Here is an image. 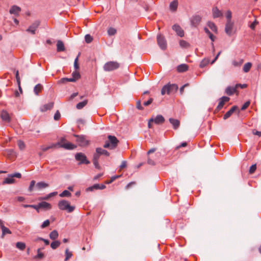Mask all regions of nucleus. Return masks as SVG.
<instances>
[{"label": "nucleus", "mask_w": 261, "mask_h": 261, "mask_svg": "<svg viewBox=\"0 0 261 261\" xmlns=\"http://www.w3.org/2000/svg\"><path fill=\"white\" fill-rule=\"evenodd\" d=\"M59 208L62 211H66L68 213H72L75 207L73 205H70V202L66 200H61L58 203Z\"/></svg>", "instance_id": "1"}, {"label": "nucleus", "mask_w": 261, "mask_h": 261, "mask_svg": "<svg viewBox=\"0 0 261 261\" xmlns=\"http://www.w3.org/2000/svg\"><path fill=\"white\" fill-rule=\"evenodd\" d=\"M178 87L175 84H168L165 85L161 90V94L165 95L166 93L169 95L177 91Z\"/></svg>", "instance_id": "2"}, {"label": "nucleus", "mask_w": 261, "mask_h": 261, "mask_svg": "<svg viewBox=\"0 0 261 261\" xmlns=\"http://www.w3.org/2000/svg\"><path fill=\"white\" fill-rule=\"evenodd\" d=\"M120 67V64L116 61H109L106 63L103 68L105 71H112L117 69Z\"/></svg>", "instance_id": "3"}, {"label": "nucleus", "mask_w": 261, "mask_h": 261, "mask_svg": "<svg viewBox=\"0 0 261 261\" xmlns=\"http://www.w3.org/2000/svg\"><path fill=\"white\" fill-rule=\"evenodd\" d=\"M74 136L76 138V141L80 146H85L88 145L89 141L87 140L85 136L74 135Z\"/></svg>", "instance_id": "4"}, {"label": "nucleus", "mask_w": 261, "mask_h": 261, "mask_svg": "<svg viewBox=\"0 0 261 261\" xmlns=\"http://www.w3.org/2000/svg\"><path fill=\"white\" fill-rule=\"evenodd\" d=\"M75 159L76 161H80V164H89L90 162L87 159L86 156L82 152H79L75 154Z\"/></svg>", "instance_id": "5"}, {"label": "nucleus", "mask_w": 261, "mask_h": 261, "mask_svg": "<svg viewBox=\"0 0 261 261\" xmlns=\"http://www.w3.org/2000/svg\"><path fill=\"white\" fill-rule=\"evenodd\" d=\"M157 42L160 47L165 50L167 47V42L165 37L161 34L157 36Z\"/></svg>", "instance_id": "6"}, {"label": "nucleus", "mask_w": 261, "mask_h": 261, "mask_svg": "<svg viewBox=\"0 0 261 261\" xmlns=\"http://www.w3.org/2000/svg\"><path fill=\"white\" fill-rule=\"evenodd\" d=\"M40 22L39 20L35 21L26 30L28 33L32 35L36 34V31L40 25Z\"/></svg>", "instance_id": "7"}, {"label": "nucleus", "mask_w": 261, "mask_h": 261, "mask_svg": "<svg viewBox=\"0 0 261 261\" xmlns=\"http://www.w3.org/2000/svg\"><path fill=\"white\" fill-rule=\"evenodd\" d=\"M57 146L63 148L67 150H73L76 147V145L70 143L66 142L65 143H57Z\"/></svg>", "instance_id": "8"}, {"label": "nucleus", "mask_w": 261, "mask_h": 261, "mask_svg": "<svg viewBox=\"0 0 261 261\" xmlns=\"http://www.w3.org/2000/svg\"><path fill=\"white\" fill-rule=\"evenodd\" d=\"M201 20V17L198 15L193 16L191 19V25L193 27H197L200 23Z\"/></svg>", "instance_id": "9"}, {"label": "nucleus", "mask_w": 261, "mask_h": 261, "mask_svg": "<svg viewBox=\"0 0 261 261\" xmlns=\"http://www.w3.org/2000/svg\"><path fill=\"white\" fill-rule=\"evenodd\" d=\"M108 138L111 144V149L115 148L119 142L118 140L115 136L112 135H109Z\"/></svg>", "instance_id": "10"}, {"label": "nucleus", "mask_w": 261, "mask_h": 261, "mask_svg": "<svg viewBox=\"0 0 261 261\" xmlns=\"http://www.w3.org/2000/svg\"><path fill=\"white\" fill-rule=\"evenodd\" d=\"M233 25L234 23L233 21L226 22L225 27V32L228 36H231L232 34Z\"/></svg>", "instance_id": "11"}, {"label": "nucleus", "mask_w": 261, "mask_h": 261, "mask_svg": "<svg viewBox=\"0 0 261 261\" xmlns=\"http://www.w3.org/2000/svg\"><path fill=\"white\" fill-rule=\"evenodd\" d=\"M150 121H153L156 124H162L165 121L164 117L161 115H158L155 117H152Z\"/></svg>", "instance_id": "12"}, {"label": "nucleus", "mask_w": 261, "mask_h": 261, "mask_svg": "<svg viewBox=\"0 0 261 261\" xmlns=\"http://www.w3.org/2000/svg\"><path fill=\"white\" fill-rule=\"evenodd\" d=\"M172 29L176 32V34L180 37L184 36V31L182 28L177 24L172 26Z\"/></svg>", "instance_id": "13"}, {"label": "nucleus", "mask_w": 261, "mask_h": 261, "mask_svg": "<svg viewBox=\"0 0 261 261\" xmlns=\"http://www.w3.org/2000/svg\"><path fill=\"white\" fill-rule=\"evenodd\" d=\"M230 98L227 96H222L219 99V104L217 107L218 111L220 110L223 107L225 102H227L229 100Z\"/></svg>", "instance_id": "14"}, {"label": "nucleus", "mask_w": 261, "mask_h": 261, "mask_svg": "<svg viewBox=\"0 0 261 261\" xmlns=\"http://www.w3.org/2000/svg\"><path fill=\"white\" fill-rule=\"evenodd\" d=\"M21 10V9L20 7L16 5H13L9 10V13L11 14H14L15 16H17L19 15V14Z\"/></svg>", "instance_id": "15"}, {"label": "nucleus", "mask_w": 261, "mask_h": 261, "mask_svg": "<svg viewBox=\"0 0 261 261\" xmlns=\"http://www.w3.org/2000/svg\"><path fill=\"white\" fill-rule=\"evenodd\" d=\"M1 117L2 120L6 122H10L11 121V118L9 113L5 110L2 111Z\"/></svg>", "instance_id": "16"}, {"label": "nucleus", "mask_w": 261, "mask_h": 261, "mask_svg": "<svg viewBox=\"0 0 261 261\" xmlns=\"http://www.w3.org/2000/svg\"><path fill=\"white\" fill-rule=\"evenodd\" d=\"M213 16L214 18L221 17L223 16L222 12L217 7H214L212 9Z\"/></svg>", "instance_id": "17"}, {"label": "nucleus", "mask_w": 261, "mask_h": 261, "mask_svg": "<svg viewBox=\"0 0 261 261\" xmlns=\"http://www.w3.org/2000/svg\"><path fill=\"white\" fill-rule=\"evenodd\" d=\"M238 109V107L237 106H233L228 111H227L224 115L223 119L226 120L228 119L232 113Z\"/></svg>", "instance_id": "18"}, {"label": "nucleus", "mask_w": 261, "mask_h": 261, "mask_svg": "<svg viewBox=\"0 0 261 261\" xmlns=\"http://www.w3.org/2000/svg\"><path fill=\"white\" fill-rule=\"evenodd\" d=\"M169 122L172 125L174 129H177L180 125V122L178 120L170 118L169 119Z\"/></svg>", "instance_id": "19"}, {"label": "nucleus", "mask_w": 261, "mask_h": 261, "mask_svg": "<svg viewBox=\"0 0 261 261\" xmlns=\"http://www.w3.org/2000/svg\"><path fill=\"white\" fill-rule=\"evenodd\" d=\"M54 106L53 102H49L47 104L44 105L40 107V110L41 112H45L48 110H50L53 108Z\"/></svg>", "instance_id": "20"}, {"label": "nucleus", "mask_w": 261, "mask_h": 261, "mask_svg": "<svg viewBox=\"0 0 261 261\" xmlns=\"http://www.w3.org/2000/svg\"><path fill=\"white\" fill-rule=\"evenodd\" d=\"M38 207H41V208L45 210H50L51 208V205L50 203L47 202L42 201L38 203Z\"/></svg>", "instance_id": "21"}, {"label": "nucleus", "mask_w": 261, "mask_h": 261, "mask_svg": "<svg viewBox=\"0 0 261 261\" xmlns=\"http://www.w3.org/2000/svg\"><path fill=\"white\" fill-rule=\"evenodd\" d=\"M95 151L98 153L100 154V155H103L106 156H108L110 155V153L107 150L100 147L96 148Z\"/></svg>", "instance_id": "22"}, {"label": "nucleus", "mask_w": 261, "mask_h": 261, "mask_svg": "<svg viewBox=\"0 0 261 261\" xmlns=\"http://www.w3.org/2000/svg\"><path fill=\"white\" fill-rule=\"evenodd\" d=\"M65 49L63 42L58 40L57 44V50L58 52L63 51Z\"/></svg>", "instance_id": "23"}, {"label": "nucleus", "mask_w": 261, "mask_h": 261, "mask_svg": "<svg viewBox=\"0 0 261 261\" xmlns=\"http://www.w3.org/2000/svg\"><path fill=\"white\" fill-rule=\"evenodd\" d=\"M15 180L14 179L12 175L11 174L9 175V176L5 179V180L3 182V184H11L14 183Z\"/></svg>", "instance_id": "24"}, {"label": "nucleus", "mask_w": 261, "mask_h": 261, "mask_svg": "<svg viewBox=\"0 0 261 261\" xmlns=\"http://www.w3.org/2000/svg\"><path fill=\"white\" fill-rule=\"evenodd\" d=\"M236 87L229 86L225 89L226 93L228 95H232L236 91Z\"/></svg>", "instance_id": "25"}, {"label": "nucleus", "mask_w": 261, "mask_h": 261, "mask_svg": "<svg viewBox=\"0 0 261 261\" xmlns=\"http://www.w3.org/2000/svg\"><path fill=\"white\" fill-rule=\"evenodd\" d=\"M188 69V66L185 64H182L177 66V70L179 72H183L187 71Z\"/></svg>", "instance_id": "26"}, {"label": "nucleus", "mask_w": 261, "mask_h": 261, "mask_svg": "<svg viewBox=\"0 0 261 261\" xmlns=\"http://www.w3.org/2000/svg\"><path fill=\"white\" fill-rule=\"evenodd\" d=\"M178 6V1L174 0L170 4V9L172 11H175L176 10Z\"/></svg>", "instance_id": "27"}, {"label": "nucleus", "mask_w": 261, "mask_h": 261, "mask_svg": "<svg viewBox=\"0 0 261 261\" xmlns=\"http://www.w3.org/2000/svg\"><path fill=\"white\" fill-rule=\"evenodd\" d=\"M36 188L39 189H42L48 187V184L43 181L38 182L36 184Z\"/></svg>", "instance_id": "28"}, {"label": "nucleus", "mask_w": 261, "mask_h": 261, "mask_svg": "<svg viewBox=\"0 0 261 261\" xmlns=\"http://www.w3.org/2000/svg\"><path fill=\"white\" fill-rule=\"evenodd\" d=\"M1 228L2 230V237H3L6 234L11 233V231L3 224L1 225Z\"/></svg>", "instance_id": "29"}, {"label": "nucleus", "mask_w": 261, "mask_h": 261, "mask_svg": "<svg viewBox=\"0 0 261 261\" xmlns=\"http://www.w3.org/2000/svg\"><path fill=\"white\" fill-rule=\"evenodd\" d=\"M43 87L40 84L36 85L34 88V92L36 95H38L39 92L42 90Z\"/></svg>", "instance_id": "30"}, {"label": "nucleus", "mask_w": 261, "mask_h": 261, "mask_svg": "<svg viewBox=\"0 0 261 261\" xmlns=\"http://www.w3.org/2000/svg\"><path fill=\"white\" fill-rule=\"evenodd\" d=\"M208 27L214 32H217V28L215 24L211 21H208L207 23Z\"/></svg>", "instance_id": "31"}, {"label": "nucleus", "mask_w": 261, "mask_h": 261, "mask_svg": "<svg viewBox=\"0 0 261 261\" xmlns=\"http://www.w3.org/2000/svg\"><path fill=\"white\" fill-rule=\"evenodd\" d=\"M49 237L51 240H56L58 237V232L57 230L52 231L49 234Z\"/></svg>", "instance_id": "32"}, {"label": "nucleus", "mask_w": 261, "mask_h": 261, "mask_svg": "<svg viewBox=\"0 0 261 261\" xmlns=\"http://www.w3.org/2000/svg\"><path fill=\"white\" fill-rule=\"evenodd\" d=\"M71 195V193L68 190H64L61 193L59 194L60 197H69Z\"/></svg>", "instance_id": "33"}, {"label": "nucleus", "mask_w": 261, "mask_h": 261, "mask_svg": "<svg viewBox=\"0 0 261 261\" xmlns=\"http://www.w3.org/2000/svg\"><path fill=\"white\" fill-rule=\"evenodd\" d=\"M251 66H252V64L250 62H248V63H246L244 65L243 68L244 72H248L250 70V69L251 67Z\"/></svg>", "instance_id": "34"}, {"label": "nucleus", "mask_w": 261, "mask_h": 261, "mask_svg": "<svg viewBox=\"0 0 261 261\" xmlns=\"http://www.w3.org/2000/svg\"><path fill=\"white\" fill-rule=\"evenodd\" d=\"M16 247L20 250H23L25 248V244L24 243L18 242L16 243Z\"/></svg>", "instance_id": "35"}, {"label": "nucleus", "mask_w": 261, "mask_h": 261, "mask_svg": "<svg viewBox=\"0 0 261 261\" xmlns=\"http://www.w3.org/2000/svg\"><path fill=\"white\" fill-rule=\"evenodd\" d=\"M87 103V100H84L82 102H79L76 106V108L77 109H82L84 107H85Z\"/></svg>", "instance_id": "36"}, {"label": "nucleus", "mask_w": 261, "mask_h": 261, "mask_svg": "<svg viewBox=\"0 0 261 261\" xmlns=\"http://www.w3.org/2000/svg\"><path fill=\"white\" fill-rule=\"evenodd\" d=\"M56 146H57V143H55V144L53 143V144H51L50 145L48 146L47 147L41 146V149L43 151H46L48 149L53 148H55Z\"/></svg>", "instance_id": "37"}, {"label": "nucleus", "mask_w": 261, "mask_h": 261, "mask_svg": "<svg viewBox=\"0 0 261 261\" xmlns=\"http://www.w3.org/2000/svg\"><path fill=\"white\" fill-rule=\"evenodd\" d=\"M67 82H74L75 80H74V79H72V77L71 78L64 77V78L61 79L59 81V82L60 83H63V84Z\"/></svg>", "instance_id": "38"}, {"label": "nucleus", "mask_w": 261, "mask_h": 261, "mask_svg": "<svg viewBox=\"0 0 261 261\" xmlns=\"http://www.w3.org/2000/svg\"><path fill=\"white\" fill-rule=\"evenodd\" d=\"M210 62V60L208 59H204L201 61L200 64V67L201 68H203L205 67Z\"/></svg>", "instance_id": "39"}, {"label": "nucleus", "mask_w": 261, "mask_h": 261, "mask_svg": "<svg viewBox=\"0 0 261 261\" xmlns=\"http://www.w3.org/2000/svg\"><path fill=\"white\" fill-rule=\"evenodd\" d=\"M243 62V60L242 59H240L239 61L233 60L232 62V64L234 67H239L242 64Z\"/></svg>", "instance_id": "40"}, {"label": "nucleus", "mask_w": 261, "mask_h": 261, "mask_svg": "<svg viewBox=\"0 0 261 261\" xmlns=\"http://www.w3.org/2000/svg\"><path fill=\"white\" fill-rule=\"evenodd\" d=\"M60 245V242L59 241H55L53 242L50 244V247L52 249H55L58 248Z\"/></svg>", "instance_id": "41"}, {"label": "nucleus", "mask_w": 261, "mask_h": 261, "mask_svg": "<svg viewBox=\"0 0 261 261\" xmlns=\"http://www.w3.org/2000/svg\"><path fill=\"white\" fill-rule=\"evenodd\" d=\"M72 256L71 252L69 251L68 249H66L65 250V261L68 260Z\"/></svg>", "instance_id": "42"}, {"label": "nucleus", "mask_w": 261, "mask_h": 261, "mask_svg": "<svg viewBox=\"0 0 261 261\" xmlns=\"http://www.w3.org/2000/svg\"><path fill=\"white\" fill-rule=\"evenodd\" d=\"M116 30L114 28H109L108 29V34L109 36H113L116 33Z\"/></svg>", "instance_id": "43"}, {"label": "nucleus", "mask_w": 261, "mask_h": 261, "mask_svg": "<svg viewBox=\"0 0 261 261\" xmlns=\"http://www.w3.org/2000/svg\"><path fill=\"white\" fill-rule=\"evenodd\" d=\"M179 45L181 47L187 48L190 46L188 42L185 40H180L179 42Z\"/></svg>", "instance_id": "44"}, {"label": "nucleus", "mask_w": 261, "mask_h": 261, "mask_svg": "<svg viewBox=\"0 0 261 261\" xmlns=\"http://www.w3.org/2000/svg\"><path fill=\"white\" fill-rule=\"evenodd\" d=\"M85 40L86 43H90L92 41L93 38L90 35L87 34L85 36Z\"/></svg>", "instance_id": "45"}, {"label": "nucleus", "mask_w": 261, "mask_h": 261, "mask_svg": "<svg viewBox=\"0 0 261 261\" xmlns=\"http://www.w3.org/2000/svg\"><path fill=\"white\" fill-rule=\"evenodd\" d=\"M232 14L230 10L227 11L226 13V18L227 19V22L232 21L231 20Z\"/></svg>", "instance_id": "46"}, {"label": "nucleus", "mask_w": 261, "mask_h": 261, "mask_svg": "<svg viewBox=\"0 0 261 261\" xmlns=\"http://www.w3.org/2000/svg\"><path fill=\"white\" fill-rule=\"evenodd\" d=\"M72 79H74L75 82L80 77V74L76 71H73L72 73Z\"/></svg>", "instance_id": "47"}, {"label": "nucleus", "mask_w": 261, "mask_h": 261, "mask_svg": "<svg viewBox=\"0 0 261 261\" xmlns=\"http://www.w3.org/2000/svg\"><path fill=\"white\" fill-rule=\"evenodd\" d=\"M50 224V221L49 220H46L44 221L43 223L41 224L40 227L41 228L43 229L46 227H47Z\"/></svg>", "instance_id": "48"}, {"label": "nucleus", "mask_w": 261, "mask_h": 261, "mask_svg": "<svg viewBox=\"0 0 261 261\" xmlns=\"http://www.w3.org/2000/svg\"><path fill=\"white\" fill-rule=\"evenodd\" d=\"M36 184V181L34 180H32L30 182L29 187L28 188V191L30 192H32L33 190L34 187Z\"/></svg>", "instance_id": "49"}, {"label": "nucleus", "mask_w": 261, "mask_h": 261, "mask_svg": "<svg viewBox=\"0 0 261 261\" xmlns=\"http://www.w3.org/2000/svg\"><path fill=\"white\" fill-rule=\"evenodd\" d=\"M41 249H38L37 250V254L35 256V258H42L44 257V254L40 252Z\"/></svg>", "instance_id": "50"}, {"label": "nucleus", "mask_w": 261, "mask_h": 261, "mask_svg": "<svg viewBox=\"0 0 261 261\" xmlns=\"http://www.w3.org/2000/svg\"><path fill=\"white\" fill-rule=\"evenodd\" d=\"M18 146L20 150H23L25 148L24 142L21 140L18 141Z\"/></svg>", "instance_id": "51"}, {"label": "nucleus", "mask_w": 261, "mask_h": 261, "mask_svg": "<svg viewBox=\"0 0 261 261\" xmlns=\"http://www.w3.org/2000/svg\"><path fill=\"white\" fill-rule=\"evenodd\" d=\"M136 107L138 110H143V107L141 106V101L139 100L136 102Z\"/></svg>", "instance_id": "52"}, {"label": "nucleus", "mask_w": 261, "mask_h": 261, "mask_svg": "<svg viewBox=\"0 0 261 261\" xmlns=\"http://www.w3.org/2000/svg\"><path fill=\"white\" fill-rule=\"evenodd\" d=\"M36 241H42L44 242L45 244L46 245H49V241L48 240H46V239H44L42 238H40V237H39L36 240Z\"/></svg>", "instance_id": "53"}, {"label": "nucleus", "mask_w": 261, "mask_h": 261, "mask_svg": "<svg viewBox=\"0 0 261 261\" xmlns=\"http://www.w3.org/2000/svg\"><path fill=\"white\" fill-rule=\"evenodd\" d=\"M256 169V164L252 165L249 169V173L252 174L254 173V172L255 171Z\"/></svg>", "instance_id": "54"}, {"label": "nucleus", "mask_w": 261, "mask_h": 261, "mask_svg": "<svg viewBox=\"0 0 261 261\" xmlns=\"http://www.w3.org/2000/svg\"><path fill=\"white\" fill-rule=\"evenodd\" d=\"M250 103L249 101H247L246 102H245V103L242 106L241 108V110L243 111L246 109L249 106Z\"/></svg>", "instance_id": "55"}, {"label": "nucleus", "mask_w": 261, "mask_h": 261, "mask_svg": "<svg viewBox=\"0 0 261 261\" xmlns=\"http://www.w3.org/2000/svg\"><path fill=\"white\" fill-rule=\"evenodd\" d=\"M100 155V154L98 153L97 152L95 151V153L93 154V161H98Z\"/></svg>", "instance_id": "56"}, {"label": "nucleus", "mask_w": 261, "mask_h": 261, "mask_svg": "<svg viewBox=\"0 0 261 261\" xmlns=\"http://www.w3.org/2000/svg\"><path fill=\"white\" fill-rule=\"evenodd\" d=\"M153 101V98H150L147 101L143 102V105L145 106H148L152 103Z\"/></svg>", "instance_id": "57"}, {"label": "nucleus", "mask_w": 261, "mask_h": 261, "mask_svg": "<svg viewBox=\"0 0 261 261\" xmlns=\"http://www.w3.org/2000/svg\"><path fill=\"white\" fill-rule=\"evenodd\" d=\"M77 62H78V56L75 59L74 62V67L76 70H77L79 68V65L77 63Z\"/></svg>", "instance_id": "58"}, {"label": "nucleus", "mask_w": 261, "mask_h": 261, "mask_svg": "<svg viewBox=\"0 0 261 261\" xmlns=\"http://www.w3.org/2000/svg\"><path fill=\"white\" fill-rule=\"evenodd\" d=\"M188 86H189V84L187 83V84L184 85L182 87H181L180 88L179 91H180V93L181 94H183L184 91V88L186 87H188Z\"/></svg>", "instance_id": "59"}, {"label": "nucleus", "mask_w": 261, "mask_h": 261, "mask_svg": "<svg viewBox=\"0 0 261 261\" xmlns=\"http://www.w3.org/2000/svg\"><path fill=\"white\" fill-rule=\"evenodd\" d=\"M60 118V114L59 112V111H57V112L55 113L54 115V119L55 120H58Z\"/></svg>", "instance_id": "60"}, {"label": "nucleus", "mask_w": 261, "mask_h": 261, "mask_svg": "<svg viewBox=\"0 0 261 261\" xmlns=\"http://www.w3.org/2000/svg\"><path fill=\"white\" fill-rule=\"evenodd\" d=\"M258 23V22L255 20L250 25L251 29H254L255 25Z\"/></svg>", "instance_id": "61"}, {"label": "nucleus", "mask_w": 261, "mask_h": 261, "mask_svg": "<svg viewBox=\"0 0 261 261\" xmlns=\"http://www.w3.org/2000/svg\"><path fill=\"white\" fill-rule=\"evenodd\" d=\"M127 162L125 161H122L121 164L120 165L119 167L120 169H123L126 166Z\"/></svg>", "instance_id": "62"}, {"label": "nucleus", "mask_w": 261, "mask_h": 261, "mask_svg": "<svg viewBox=\"0 0 261 261\" xmlns=\"http://www.w3.org/2000/svg\"><path fill=\"white\" fill-rule=\"evenodd\" d=\"M93 164L94 167L97 169H100V166L99 165L98 161H93Z\"/></svg>", "instance_id": "63"}, {"label": "nucleus", "mask_w": 261, "mask_h": 261, "mask_svg": "<svg viewBox=\"0 0 261 261\" xmlns=\"http://www.w3.org/2000/svg\"><path fill=\"white\" fill-rule=\"evenodd\" d=\"M252 133H253V135L258 136V137H260L261 136V132L255 130H253L252 131Z\"/></svg>", "instance_id": "64"}]
</instances>
